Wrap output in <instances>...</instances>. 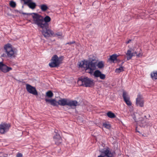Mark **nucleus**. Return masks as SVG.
Instances as JSON below:
<instances>
[{
    "label": "nucleus",
    "mask_w": 157,
    "mask_h": 157,
    "mask_svg": "<svg viewBox=\"0 0 157 157\" xmlns=\"http://www.w3.org/2000/svg\"><path fill=\"white\" fill-rule=\"evenodd\" d=\"M98 66L99 68H101L104 67V63L102 61L98 63L94 59L88 61L87 60L81 61L79 62V67H83L86 72L92 75L94 71Z\"/></svg>",
    "instance_id": "1"
},
{
    "label": "nucleus",
    "mask_w": 157,
    "mask_h": 157,
    "mask_svg": "<svg viewBox=\"0 0 157 157\" xmlns=\"http://www.w3.org/2000/svg\"><path fill=\"white\" fill-rule=\"evenodd\" d=\"M33 21L32 24L37 25L40 29H47L49 27L48 22L51 20V18L48 16H46L44 17L37 13H33Z\"/></svg>",
    "instance_id": "2"
},
{
    "label": "nucleus",
    "mask_w": 157,
    "mask_h": 157,
    "mask_svg": "<svg viewBox=\"0 0 157 157\" xmlns=\"http://www.w3.org/2000/svg\"><path fill=\"white\" fill-rule=\"evenodd\" d=\"M45 101L46 102H49L50 104L54 106H58L60 105L61 106H64L67 105L71 107H75L78 105V102L76 100H72L66 98H61L57 101L55 99H45Z\"/></svg>",
    "instance_id": "3"
},
{
    "label": "nucleus",
    "mask_w": 157,
    "mask_h": 157,
    "mask_svg": "<svg viewBox=\"0 0 157 157\" xmlns=\"http://www.w3.org/2000/svg\"><path fill=\"white\" fill-rule=\"evenodd\" d=\"M78 81H81L82 85L86 87H91L94 85L93 80L87 77H81Z\"/></svg>",
    "instance_id": "4"
},
{
    "label": "nucleus",
    "mask_w": 157,
    "mask_h": 157,
    "mask_svg": "<svg viewBox=\"0 0 157 157\" xmlns=\"http://www.w3.org/2000/svg\"><path fill=\"white\" fill-rule=\"evenodd\" d=\"M61 63L62 60L60 57H59L56 55H55L52 57L49 66L51 67H57Z\"/></svg>",
    "instance_id": "5"
},
{
    "label": "nucleus",
    "mask_w": 157,
    "mask_h": 157,
    "mask_svg": "<svg viewBox=\"0 0 157 157\" xmlns=\"http://www.w3.org/2000/svg\"><path fill=\"white\" fill-rule=\"evenodd\" d=\"M4 49L9 58L11 59L15 57V52L13 50L10 44L8 43L6 44L4 47Z\"/></svg>",
    "instance_id": "6"
},
{
    "label": "nucleus",
    "mask_w": 157,
    "mask_h": 157,
    "mask_svg": "<svg viewBox=\"0 0 157 157\" xmlns=\"http://www.w3.org/2000/svg\"><path fill=\"white\" fill-rule=\"evenodd\" d=\"M100 152L101 154L98 157H113V153L111 151L110 149L108 147L101 150Z\"/></svg>",
    "instance_id": "7"
},
{
    "label": "nucleus",
    "mask_w": 157,
    "mask_h": 157,
    "mask_svg": "<svg viewBox=\"0 0 157 157\" xmlns=\"http://www.w3.org/2000/svg\"><path fill=\"white\" fill-rule=\"evenodd\" d=\"M10 127V124L2 123L0 124V133L2 134L7 132Z\"/></svg>",
    "instance_id": "8"
},
{
    "label": "nucleus",
    "mask_w": 157,
    "mask_h": 157,
    "mask_svg": "<svg viewBox=\"0 0 157 157\" xmlns=\"http://www.w3.org/2000/svg\"><path fill=\"white\" fill-rule=\"evenodd\" d=\"M26 89L29 93L35 95H38L37 92L35 87L28 84H26Z\"/></svg>",
    "instance_id": "9"
},
{
    "label": "nucleus",
    "mask_w": 157,
    "mask_h": 157,
    "mask_svg": "<svg viewBox=\"0 0 157 157\" xmlns=\"http://www.w3.org/2000/svg\"><path fill=\"white\" fill-rule=\"evenodd\" d=\"M12 68L4 64L2 61L0 62V70L4 73H6L11 70Z\"/></svg>",
    "instance_id": "10"
},
{
    "label": "nucleus",
    "mask_w": 157,
    "mask_h": 157,
    "mask_svg": "<svg viewBox=\"0 0 157 157\" xmlns=\"http://www.w3.org/2000/svg\"><path fill=\"white\" fill-rule=\"evenodd\" d=\"M55 132L56 134L53 136V139L55 144L59 145L62 143V139L60 135L58 133V130H56L55 131Z\"/></svg>",
    "instance_id": "11"
},
{
    "label": "nucleus",
    "mask_w": 157,
    "mask_h": 157,
    "mask_svg": "<svg viewBox=\"0 0 157 157\" xmlns=\"http://www.w3.org/2000/svg\"><path fill=\"white\" fill-rule=\"evenodd\" d=\"M122 96L124 101L128 106L131 105L132 103L130 100V98L127 92L124 91H123Z\"/></svg>",
    "instance_id": "12"
},
{
    "label": "nucleus",
    "mask_w": 157,
    "mask_h": 157,
    "mask_svg": "<svg viewBox=\"0 0 157 157\" xmlns=\"http://www.w3.org/2000/svg\"><path fill=\"white\" fill-rule=\"evenodd\" d=\"M144 101L142 95L140 94H138L136 98V105L138 106L142 107L144 106Z\"/></svg>",
    "instance_id": "13"
},
{
    "label": "nucleus",
    "mask_w": 157,
    "mask_h": 157,
    "mask_svg": "<svg viewBox=\"0 0 157 157\" xmlns=\"http://www.w3.org/2000/svg\"><path fill=\"white\" fill-rule=\"evenodd\" d=\"M42 34L45 37H49L52 35L53 32L51 30L49 29V27L47 29H41Z\"/></svg>",
    "instance_id": "14"
},
{
    "label": "nucleus",
    "mask_w": 157,
    "mask_h": 157,
    "mask_svg": "<svg viewBox=\"0 0 157 157\" xmlns=\"http://www.w3.org/2000/svg\"><path fill=\"white\" fill-rule=\"evenodd\" d=\"M93 75L95 77H99L102 80L104 79L105 78V74H102L98 70H96L94 72Z\"/></svg>",
    "instance_id": "15"
},
{
    "label": "nucleus",
    "mask_w": 157,
    "mask_h": 157,
    "mask_svg": "<svg viewBox=\"0 0 157 157\" xmlns=\"http://www.w3.org/2000/svg\"><path fill=\"white\" fill-rule=\"evenodd\" d=\"M32 0H27L25 1L24 4L27 5L30 8L32 9H34L36 6V4L35 2H32Z\"/></svg>",
    "instance_id": "16"
},
{
    "label": "nucleus",
    "mask_w": 157,
    "mask_h": 157,
    "mask_svg": "<svg viewBox=\"0 0 157 157\" xmlns=\"http://www.w3.org/2000/svg\"><path fill=\"white\" fill-rule=\"evenodd\" d=\"M132 48H130L127 51V52L126 53L127 60H129L131 59L132 57L133 56H134V53L132 52Z\"/></svg>",
    "instance_id": "17"
},
{
    "label": "nucleus",
    "mask_w": 157,
    "mask_h": 157,
    "mask_svg": "<svg viewBox=\"0 0 157 157\" xmlns=\"http://www.w3.org/2000/svg\"><path fill=\"white\" fill-rule=\"evenodd\" d=\"M39 7L41 9V11L44 12L46 11L48 9V7L45 4L41 5L39 6Z\"/></svg>",
    "instance_id": "18"
},
{
    "label": "nucleus",
    "mask_w": 157,
    "mask_h": 157,
    "mask_svg": "<svg viewBox=\"0 0 157 157\" xmlns=\"http://www.w3.org/2000/svg\"><path fill=\"white\" fill-rule=\"evenodd\" d=\"M117 55L116 54H113L110 56L109 59L112 61L114 62V61L117 60Z\"/></svg>",
    "instance_id": "19"
},
{
    "label": "nucleus",
    "mask_w": 157,
    "mask_h": 157,
    "mask_svg": "<svg viewBox=\"0 0 157 157\" xmlns=\"http://www.w3.org/2000/svg\"><path fill=\"white\" fill-rule=\"evenodd\" d=\"M107 115L108 117L111 118H115L116 117L115 114L110 111L108 112L107 113Z\"/></svg>",
    "instance_id": "20"
},
{
    "label": "nucleus",
    "mask_w": 157,
    "mask_h": 157,
    "mask_svg": "<svg viewBox=\"0 0 157 157\" xmlns=\"http://www.w3.org/2000/svg\"><path fill=\"white\" fill-rule=\"evenodd\" d=\"M119 67L118 68H116L115 71L117 73H120V72L124 71L123 67L122 66V65H119Z\"/></svg>",
    "instance_id": "21"
},
{
    "label": "nucleus",
    "mask_w": 157,
    "mask_h": 157,
    "mask_svg": "<svg viewBox=\"0 0 157 157\" xmlns=\"http://www.w3.org/2000/svg\"><path fill=\"white\" fill-rule=\"evenodd\" d=\"M151 76L153 79H157V71L151 74Z\"/></svg>",
    "instance_id": "22"
},
{
    "label": "nucleus",
    "mask_w": 157,
    "mask_h": 157,
    "mask_svg": "<svg viewBox=\"0 0 157 157\" xmlns=\"http://www.w3.org/2000/svg\"><path fill=\"white\" fill-rule=\"evenodd\" d=\"M53 94L51 91H48L46 93V95L49 98H52L53 96Z\"/></svg>",
    "instance_id": "23"
},
{
    "label": "nucleus",
    "mask_w": 157,
    "mask_h": 157,
    "mask_svg": "<svg viewBox=\"0 0 157 157\" xmlns=\"http://www.w3.org/2000/svg\"><path fill=\"white\" fill-rule=\"evenodd\" d=\"M10 6L13 8H14L16 7V3L15 2L13 1H11L10 3Z\"/></svg>",
    "instance_id": "24"
},
{
    "label": "nucleus",
    "mask_w": 157,
    "mask_h": 157,
    "mask_svg": "<svg viewBox=\"0 0 157 157\" xmlns=\"http://www.w3.org/2000/svg\"><path fill=\"white\" fill-rule=\"evenodd\" d=\"M103 126L107 129H109L111 127V126L110 124L107 123H104L103 124Z\"/></svg>",
    "instance_id": "25"
},
{
    "label": "nucleus",
    "mask_w": 157,
    "mask_h": 157,
    "mask_svg": "<svg viewBox=\"0 0 157 157\" xmlns=\"http://www.w3.org/2000/svg\"><path fill=\"white\" fill-rule=\"evenodd\" d=\"M2 156L4 157H8V155L6 154H3L2 153H0V157Z\"/></svg>",
    "instance_id": "26"
},
{
    "label": "nucleus",
    "mask_w": 157,
    "mask_h": 157,
    "mask_svg": "<svg viewBox=\"0 0 157 157\" xmlns=\"http://www.w3.org/2000/svg\"><path fill=\"white\" fill-rule=\"evenodd\" d=\"M23 155L21 153H18L16 155V157H22Z\"/></svg>",
    "instance_id": "27"
},
{
    "label": "nucleus",
    "mask_w": 157,
    "mask_h": 157,
    "mask_svg": "<svg viewBox=\"0 0 157 157\" xmlns=\"http://www.w3.org/2000/svg\"><path fill=\"white\" fill-rule=\"evenodd\" d=\"M75 43V41H73L72 42H67L66 44V45H67V44L71 45V44H74Z\"/></svg>",
    "instance_id": "28"
},
{
    "label": "nucleus",
    "mask_w": 157,
    "mask_h": 157,
    "mask_svg": "<svg viewBox=\"0 0 157 157\" xmlns=\"http://www.w3.org/2000/svg\"><path fill=\"white\" fill-rule=\"evenodd\" d=\"M142 54H141V53L140 52L139 53L137 54L136 55V57H139L142 56Z\"/></svg>",
    "instance_id": "29"
},
{
    "label": "nucleus",
    "mask_w": 157,
    "mask_h": 157,
    "mask_svg": "<svg viewBox=\"0 0 157 157\" xmlns=\"http://www.w3.org/2000/svg\"><path fill=\"white\" fill-rule=\"evenodd\" d=\"M143 125H140V126L141 127H143V126H144V125H146V124H147L146 123H145V122H143Z\"/></svg>",
    "instance_id": "30"
},
{
    "label": "nucleus",
    "mask_w": 157,
    "mask_h": 157,
    "mask_svg": "<svg viewBox=\"0 0 157 157\" xmlns=\"http://www.w3.org/2000/svg\"><path fill=\"white\" fill-rule=\"evenodd\" d=\"M131 41V40H128V41H126V44H128V43H129L130 42V41Z\"/></svg>",
    "instance_id": "31"
},
{
    "label": "nucleus",
    "mask_w": 157,
    "mask_h": 157,
    "mask_svg": "<svg viewBox=\"0 0 157 157\" xmlns=\"http://www.w3.org/2000/svg\"><path fill=\"white\" fill-rule=\"evenodd\" d=\"M133 53H134V55H135V54H137V52L136 51H135L134 52H133Z\"/></svg>",
    "instance_id": "32"
},
{
    "label": "nucleus",
    "mask_w": 157,
    "mask_h": 157,
    "mask_svg": "<svg viewBox=\"0 0 157 157\" xmlns=\"http://www.w3.org/2000/svg\"><path fill=\"white\" fill-rule=\"evenodd\" d=\"M5 54H2V56H2V57H5Z\"/></svg>",
    "instance_id": "33"
},
{
    "label": "nucleus",
    "mask_w": 157,
    "mask_h": 157,
    "mask_svg": "<svg viewBox=\"0 0 157 157\" xmlns=\"http://www.w3.org/2000/svg\"><path fill=\"white\" fill-rule=\"evenodd\" d=\"M124 63V62H123L121 64H120L119 65H122H122H123Z\"/></svg>",
    "instance_id": "34"
},
{
    "label": "nucleus",
    "mask_w": 157,
    "mask_h": 157,
    "mask_svg": "<svg viewBox=\"0 0 157 157\" xmlns=\"http://www.w3.org/2000/svg\"><path fill=\"white\" fill-rule=\"evenodd\" d=\"M136 128H137V127H136ZM136 132H139V131H137L136 130Z\"/></svg>",
    "instance_id": "35"
},
{
    "label": "nucleus",
    "mask_w": 157,
    "mask_h": 157,
    "mask_svg": "<svg viewBox=\"0 0 157 157\" xmlns=\"http://www.w3.org/2000/svg\"><path fill=\"white\" fill-rule=\"evenodd\" d=\"M23 14H27V13H23Z\"/></svg>",
    "instance_id": "36"
},
{
    "label": "nucleus",
    "mask_w": 157,
    "mask_h": 157,
    "mask_svg": "<svg viewBox=\"0 0 157 157\" xmlns=\"http://www.w3.org/2000/svg\"><path fill=\"white\" fill-rule=\"evenodd\" d=\"M144 117H146V116H144Z\"/></svg>",
    "instance_id": "37"
}]
</instances>
